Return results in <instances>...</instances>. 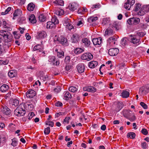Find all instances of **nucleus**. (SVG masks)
<instances>
[{
  "label": "nucleus",
  "mask_w": 149,
  "mask_h": 149,
  "mask_svg": "<svg viewBox=\"0 0 149 149\" xmlns=\"http://www.w3.org/2000/svg\"><path fill=\"white\" fill-rule=\"evenodd\" d=\"M98 63L97 61H93L91 62L88 64V66L90 68H94L97 66Z\"/></svg>",
  "instance_id": "28"
},
{
  "label": "nucleus",
  "mask_w": 149,
  "mask_h": 149,
  "mask_svg": "<svg viewBox=\"0 0 149 149\" xmlns=\"http://www.w3.org/2000/svg\"><path fill=\"white\" fill-rule=\"evenodd\" d=\"M54 92L58 93L61 90V88L59 86H57L56 88H55L54 89Z\"/></svg>",
  "instance_id": "59"
},
{
  "label": "nucleus",
  "mask_w": 149,
  "mask_h": 149,
  "mask_svg": "<svg viewBox=\"0 0 149 149\" xmlns=\"http://www.w3.org/2000/svg\"><path fill=\"white\" fill-rule=\"evenodd\" d=\"M113 26L117 30H118L120 28V25L116 22H114L113 24Z\"/></svg>",
  "instance_id": "54"
},
{
  "label": "nucleus",
  "mask_w": 149,
  "mask_h": 149,
  "mask_svg": "<svg viewBox=\"0 0 149 149\" xmlns=\"http://www.w3.org/2000/svg\"><path fill=\"white\" fill-rule=\"evenodd\" d=\"M127 118L131 122L134 121L136 119V116L134 115H133L132 117Z\"/></svg>",
  "instance_id": "60"
},
{
  "label": "nucleus",
  "mask_w": 149,
  "mask_h": 149,
  "mask_svg": "<svg viewBox=\"0 0 149 149\" xmlns=\"http://www.w3.org/2000/svg\"><path fill=\"white\" fill-rule=\"evenodd\" d=\"M9 88V86L6 84H4L0 87V90L2 92H4Z\"/></svg>",
  "instance_id": "25"
},
{
  "label": "nucleus",
  "mask_w": 149,
  "mask_h": 149,
  "mask_svg": "<svg viewBox=\"0 0 149 149\" xmlns=\"http://www.w3.org/2000/svg\"><path fill=\"white\" fill-rule=\"evenodd\" d=\"M50 132V128L49 127H47L45 129L44 133L45 134L47 135L49 134Z\"/></svg>",
  "instance_id": "56"
},
{
  "label": "nucleus",
  "mask_w": 149,
  "mask_h": 149,
  "mask_svg": "<svg viewBox=\"0 0 149 149\" xmlns=\"http://www.w3.org/2000/svg\"><path fill=\"white\" fill-rule=\"evenodd\" d=\"M35 116V114L33 112L29 113L28 116V118L29 120H30Z\"/></svg>",
  "instance_id": "55"
},
{
  "label": "nucleus",
  "mask_w": 149,
  "mask_h": 149,
  "mask_svg": "<svg viewBox=\"0 0 149 149\" xmlns=\"http://www.w3.org/2000/svg\"><path fill=\"white\" fill-rule=\"evenodd\" d=\"M51 20L54 25L58 24L59 23V21L58 19H57V17L55 16L53 17L52 18Z\"/></svg>",
  "instance_id": "36"
},
{
  "label": "nucleus",
  "mask_w": 149,
  "mask_h": 149,
  "mask_svg": "<svg viewBox=\"0 0 149 149\" xmlns=\"http://www.w3.org/2000/svg\"><path fill=\"white\" fill-rule=\"evenodd\" d=\"M97 19L98 17L97 16L91 17L88 19V21L89 22L91 23L95 21Z\"/></svg>",
  "instance_id": "35"
},
{
  "label": "nucleus",
  "mask_w": 149,
  "mask_h": 149,
  "mask_svg": "<svg viewBox=\"0 0 149 149\" xmlns=\"http://www.w3.org/2000/svg\"><path fill=\"white\" fill-rule=\"evenodd\" d=\"M12 143L11 145L13 146H16L17 144L18 141L15 138H14L12 139Z\"/></svg>",
  "instance_id": "48"
},
{
  "label": "nucleus",
  "mask_w": 149,
  "mask_h": 149,
  "mask_svg": "<svg viewBox=\"0 0 149 149\" xmlns=\"http://www.w3.org/2000/svg\"><path fill=\"white\" fill-rule=\"evenodd\" d=\"M84 49L81 48H77L74 50V53L77 54H79L84 52Z\"/></svg>",
  "instance_id": "32"
},
{
  "label": "nucleus",
  "mask_w": 149,
  "mask_h": 149,
  "mask_svg": "<svg viewBox=\"0 0 149 149\" xmlns=\"http://www.w3.org/2000/svg\"><path fill=\"white\" fill-rule=\"evenodd\" d=\"M0 35L3 37L4 41V46L6 48H8L12 44L13 38L10 33L3 30L0 31Z\"/></svg>",
  "instance_id": "1"
},
{
  "label": "nucleus",
  "mask_w": 149,
  "mask_h": 149,
  "mask_svg": "<svg viewBox=\"0 0 149 149\" xmlns=\"http://www.w3.org/2000/svg\"><path fill=\"white\" fill-rule=\"evenodd\" d=\"M11 102H12V105L15 107L18 106L19 103V101L16 99L13 100Z\"/></svg>",
  "instance_id": "42"
},
{
  "label": "nucleus",
  "mask_w": 149,
  "mask_h": 149,
  "mask_svg": "<svg viewBox=\"0 0 149 149\" xmlns=\"http://www.w3.org/2000/svg\"><path fill=\"white\" fill-rule=\"evenodd\" d=\"M26 107L25 104L24 103H22L18 106L17 109L19 110L20 113V114L23 116L26 113Z\"/></svg>",
  "instance_id": "4"
},
{
  "label": "nucleus",
  "mask_w": 149,
  "mask_h": 149,
  "mask_svg": "<svg viewBox=\"0 0 149 149\" xmlns=\"http://www.w3.org/2000/svg\"><path fill=\"white\" fill-rule=\"evenodd\" d=\"M102 39L100 37L97 38H93L92 40V42L94 45L98 47L102 42Z\"/></svg>",
  "instance_id": "14"
},
{
  "label": "nucleus",
  "mask_w": 149,
  "mask_h": 149,
  "mask_svg": "<svg viewBox=\"0 0 149 149\" xmlns=\"http://www.w3.org/2000/svg\"><path fill=\"white\" fill-rule=\"evenodd\" d=\"M63 25L65 26L66 28L69 30H71L74 28L72 25L71 23L70 20L68 18H64L63 21Z\"/></svg>",
  "instance_id": "3"
},
{
  "label": "nucleus",
  "mask_w": 149,
  "mask_h": 149,
  "mask_svg": "<svg viewBox=\"0 0 149 149\" xmlns=\"http://www.w3.org/2000/svg\"><path fill=\"white\" fill-rule=\"evenodd\" d=\"M26 18L24 17H22L19 18L18 21L20 24H24L25 22Z\"/></svg>",
  "instance_id": "53"
},
{
  "label": "nucleus",
  "mask_w": 149,
  "mask_h": 149,
  "mask_svg": "<svg viewBox=\"0 0 149 149\" xmlns=\"http://www.w3.org/2000/svg\"><path fill=\"white\" fill-rule=\"evenodd\" d=\"M82 42L84 45L86 47H89L91 44L90 40L87 38H84L82 39Z\"/></svg>",
  "instance_id": "19"
},
{
  "label": "nucleus",
  "mask_w": 149,
  "mask_h": 149,
  "mask_svg": "<svg viewBox=\"0 0 149 149\" xmlns=\"http://www.w3.org/2000/svg\"><path fill=\"white\" fill-rule=\"evenodd\" d=\"M129 92L126 91H123L121 93V96L123 98H126L129 97Z\"/></svg>",
  "instance_id": "29"
},
{
  "label": "nucleus",
  "mask_w": 149,
  "mask_h": 149,
  "mask_svg": "<svg viewBox=\"0 0 149 149\" xmlns=\"http://www.w3.org/2000/svg\"><path fill=\"white\" fill-rule=\"evenodd\" d=\"M72 97V95L69 92H65L64 93L63 99L65 100H68L69 99H70Z\"/></svg>",
  "instance_id": "21"
},
{
  "label": "nucleus",
  "mask_w": 149,
  "mask_h": 149,
  "mask_svg": "<svg viewBox=\"0 0 149 149\" xmlns=\"http://www.w3.org/2000/svg\"><path fill=\"white\" fill-rule=\"evenodd\" d=\"M127 137L130 139H134L135 137V134L133 132H130L127 134Z\"/></svg>",
  "instance_id": "40"
},
{
  "label": "nucleus",
  "mask_w": 149,
  "mask_h": 149,
  "mask_svg": "<svg viewBox=\"0 0 149 149\" xmlns=\"http://www.w3.org/2000/svg\"><path fill=\"white\" fill-rule=\"evenodd\" d=\"M55 58H55V57H54V56H50L49 57L48 61L49 62L51 63L52 62H53V61H54V60H55Z\"/></svg>",
  "instance_id": "62"
},
{
  "label": "nucleus",
  "mask_w": 149,
  "mask_h": 149,
  "mask_svg": "<svg viewBox=\"0 0 149 149\" xmlns=\"http://www.w3.org/2000/svg\"><path fill=\"white\" fill-rule=\"evenodd\" d=\"M141 8V5L139 3L136 4L134 7V10L136 11H139Z\"/></svg>",
  "instance_id": "49"
},
{
  "label": "nucleus",
  "mask_w": 149,
  "mask_h": 149,
  "mask_svg": "<svg viewBox=\"0 0 149 149\" xmlns=\"http://www.w3.org/2000/svg\"><path fill=\"white\" fill-rule=\"evenodd\" d=\"M122 107L120 106V104H118L117 106V107L115 111L116 112H118L122 108Z\"/></svg>",
  "instance_id": "64"
},
{
  "label": "nucleus",
  "mask_w": 149,
  "mask_h": 149,
  "mask_svg": "<svg viewBox=\"0 0 149 149\" xmlns=\"http://www.w3.org/2000/svg\"><path fill=\"white\" fill-rule=\"evenodd\" d=\"M22 14V11L20 9H17L15 11V13L13 14V19H14L17 16H19Z\"/></svg>",
  "instance_id": "22"
},
{
  "label": "nucleus",
  "mask_w": 149,
  "mask_h": 149,
  "mask_svg": "<svg viewBox=\"0 0 149 149\" xmlns=\"http://www.w3.org/2000/svg\"><path fill=\"white\" fill-rule=\"evenodd\" d=\"M116 41V39L115 36L110 37L107 40V47H109L113 46L114 45Z\"/></svg>",
  "instance_id": "7"
},
{
  "label": "nucleus",
  "mask_w": 149,
  "mask_h": 149,
  "mask_svg": "<svg viewBox=\"0 0 149 149\" xmlns=\"http://www.w3.org/2000/svg\"><path fill=\"white\" fill-rule=\"evenodd\" d=\"M35 8V5L32 3H30L28 5L27 9L30 11H33Z\"/></svg>",
  "instance_id": "26"
},
{
  "label": "nucleus",
  "mask_w": 149,
  "mask_h": 149,
  "mask_svg": "<svg viewBox=\"0 0 149 149\" xmlns=\"http://www.w3.org/2000/svg\"><path fill=\"white\" fill-rule=\"evenodd\" d=\"M80 39L79 35L77 33H74L71 37V40L73 42H78Z\"/></svg>",
  "instance_id": "15"
},
{
  "label": "nucleus",
  "mask_w": 149,
  "mask_h": 149,
  "mask_svg": "<svg viewBox=\"0 0 149 149\" xmlns=\"http://www.w3.org/2000/svg\"><path fill=\"white\" fill-rule=\"evenodd\" d=\"M83 89L84 91H87L92 93L95 92L97 90L96 88H95L93 86H89L87 87H84Z\"/></svg>",
  "instance_id": "17"
},
{
  "label": "nucleus",
  "mask_w": 149,
  "mask_h": 149,
  "mask_svg": "<svg viewBox=\"0 0 149 149\" xmlns=\"http://www.w3.org/2000/svg\"><path fill=\"white\" fill-rule=\"evenodd\" d=\"M36 95V92L32 90H28L26 93V96L29 98H32Z\"/></svg>",
  "instance_id": "13"
},
{
  "label": "nucleus",
  "mask_w": 149,
  "mask_h": 149,
  "mask_svg": "<svg viewBox=\"0 0 149 149\" xmlns=\"http://www.w3.org/2000/svg\"><path fill=\"white\" fill-rule=\"evenodd\" d=\"M9 130L12 132L14 131L15 130V125L12 123L10 124L8 127Z\"/></svg>",
  "instance_id": "45"
},
{
  "label": "nucleus",
  "mask_w": 149,
  "mask_h": 149,
  "mask_svg": "<svg viewBox=\"0 0 149 149\" xmlns=\"http://www.w3.org/2000/svg\"><path fill=\"white\" fill-rule=\"evenodd\" d=\"M81 57V58L83 60L89 61L93 58V56L91 53H86L82 55Z\"/></svg>",
  "instance_id": "5"
},
{
  "label": "nucleus",
  "mask_w": 149,
  "mask_h": 149,
  "mask_svg": "<svg viewBox=\"0 0 149 149\" xmlns=\"http://www.w3.org/2000/svg\"><path fill=\"white\" fill-rule=\"evenodd\" d=\"M54 24L52 22H48L47 23V28H52Z\"/></svg>",
  "instance_id": "50"
},
{
  "label": "nucleus",
  "mask_w": 149,
  "mask_h": 149,
  "mask_svg": "<svg viewBox=\"0 0 149 149\" xmlns=\"http://www.w3.org/2000/svg\"><path fill=\"white\" fill-rule=\"evenodd\" d=\"M143 6L146 13L149 12V4L144 5Z\"/></svg>",
  "instance_id": "57"
},
{
  "label": "nucleus",
  "mask_w": 149,
  "mask_h": 149,
  "mask_svg": "<svg viewBox=\"0 0 149 149\" xmlns=\"http://www.w3.org/2000/svg\"><path fill=\"white\" fill-rule=\"evenodd\" d=\"M1 109V114L3 116L8 115L10 113V110L6 106H3Z\"/></svg>",
  "instance_id": "10"
},
{
  "label": "nucleus",
  "mask_w": 149,
  "mask_h": 149,
  "mask_svg": "<svg viewBox=\"0 0 149 149\" xmlns=\"http://www.w3.org/2000/svg\"><path fill=\"white\" fill-rule=\"evenodd\" d=\"M29 20L31 23L32 24H34L36 22V17L33 14H31L30 16L29 17Z\"/></svg>",
  "instance_id": "23"
},
{
  "label": "nucleus",
  "mask_w": 149,
  "mask_h": 149,
  "mask_svg": "<svg viewBox=\"0 0 149 149\" xmlns=\"http://www.w3.org/2000/svg\"><path fill=\"white\" fill-rule=\"evenodd\" d=\"M47 36L45 32L44 31H40L38 32L36 36V38L38 39H41L45 38Z\"/></svg>",
  "instance_id": "16"
},
{
  "label": "nucleus",
  "mask_w": 149,
  "mask_h": 149,
  "mask_svg": "<svg viewBox=\"0 0 149 149\" xmlns=\"http://www.w3.org/2000/svg\"><path fill=\"white\" fill-rule=\"evenodd\" d=\"M85 66L83 63L79 64L77 66L78 72L79 73H82L84 71Z\"/></svg>",
  "instance_id": "12"
},
{
  "label": "nucleus",
  "mask_w": 149,
  "mask_h": 149,
  "mask_svg": "<svg viewBox=\"0 0 149 149\" xmlns=\"http://www.w3.org/2000/svg\"><path fill=\"white\" fill-rule=\"evenodd\" d=\"M14 115L17 117H20L22 116V115L20 114V113L19 112V110H17V109H16L15 110L14 112Z\"/></svg>",
  "instance_id": "46"
},
{
  "label": "nucleus",
  "mask_w": 149,
  "mask_h": 149,
  "mask_svg": "<svg viewBox=\"0 0 149 149\" xmlns=\"http://www.w3.org/2000/svg\"><path fill=\"white\" fill-rule=\"evenodd\" d=\"M45 124L47 125H48L49 126L53 127L54 126V123L52 121H48L45 122Z\"/></svg>",
  "instance_id": "58"
},
{
  "label": "nucleus",
  "mask_w": 149,
  "mask_h": 149,
  "mask_svg": "<svg viewBox=\"0 0 149 149\" xmlns=\"http://www.w3.org/2000/svg\"><path fill=\"white\" fill-rule=\"evenodd\" d=\"M139 11L138 12V14L139 15H143L146 13L143 6L139 10Z\"/></svg>",
  "instance_id": "31"
},
{
  "label": "nucleus",
  "mask_w": 149,
  "mask_h": 149,
  "mask_svg": "<svg viewBox=\"0 0 149 149\" xmlns=\"http://www.w3.org/2000/svg\"><path fill=\"white\" fill-rule=\"evenodd\" d=\"M16 73L13 70H10L8 73V75L11 78L15 77Z\"/></svg>",
  "instance_id": "39"
},
{
  "label": "nucleus",
  "mask_w": 149,
  "mask_h": 149,
  "mask_svg": "<svg viewBox=\"0 0 149 149\" xmlns=\"http://www.w3.org/2000/svg\"><path fill=\"white\" fill-rule=\"evenodd\" d=\"M3 25L4 28H6L9 31L12 30V26L10 24L7 23L6 21L5 20L3 21Z\"/></svg>",
  "instance_id": "20"
},
{
  "label": "nucleus",
  "mask_w": 149,
  "mask_h": 149,
  "mask_svg": "<svg viewBox=\"0 0 149 149\" xmlns=\"http://www.w3.org/2000/svg\"><path fill=\"white\" fill-rule=\"evenodd\" d=\"M119 52V50L117 48H112L109 50L108 53L110 56H114L117 55Z\"/></svg>",
  "instance_id": "11"
},
{
  "label": "nucleus",
  "mask_w": 149,
  "mask_h": 149,
  "mask_svg": "<svg viewBox=\"0 0 149 149\" xmlns=\"http://www.w3.org/2000/svg\"><path fill=\"white\" fill-rule=\"evenodd\" d=\"M141 105L145 109H147L148 108L147 105L143 102H141L140 103Z\"/></svg>",
  "instance_id": "61"
},
{
  "label": "nucleus",
  "mask_w": 149,
  "mask_h": 149,
  "mask_svg": "<svg viewBox=\"0 0 149 149\" xmlns=\"http://www.w3.org/2000/svg\"><path fill=\"white\" fill-rule=\"evenodd\" d=\"M11 9V7H8L6 10L4 12H2L1 13L2 15H5L8 14V12L10 11Z\"/></svg>",
  "instance_id": "52"
},
{
  "label": "nucleus",
  "mask_w": 149,
  "mask_h": 149,
  "mask_svg": "<svg viewBox=\"0 0 149 149\" xmlns=\"http://www.w3.org/2000/svg\"><path fill=\"white\" fill-rule=\"evenodd\" d=\"M141 133L144 135H146L148 134L147 130L145 128H143L141 130Z\"/></svg>",
  "instance_id": "63"
},
{
  "label": "nucleus",
  "mask_w": 149,
  "mask_h": 149,
  "mask_svg": "<svg viewBox=\"0 0 149 149\" xmlns=\"http://www.w3.org/2000/svg\"><path fill=\"white\" fill-rule=\"evenodd\" d=\"M127 39L126 38H123L121 40V44L123 46H125L127 44Z\"/></svg>",
  "instance_id": "38"
},
{
  "label": "nucleus",
  "mask_w": 149,
  "mask_h": 149,
  "mask_svg": "<svg viewBox=\"0 0 149 149\" xmlns=\"http://www.w3.org/2000/svg\"><path fill=\"white\" fill-rule=\"evenodd\" d=\"M51 63H52L54 65L56 66H59L60 64L59 61L56 58L53 62H51Z\"/></svg>",
  "instance_id": "43"
},
{
  "label": "nucleus",
  "mask_w": 149,
  "mask_h": 149,
  "mask_svg": "<svg viewBox=\"0 0 149 149\" xmlns=\"http://www.w3.org/2000/svg\"><path fill=\"white\" fill-rule=\"evenodd\" d=\"M66 114V113L65 112H59L55 114V117H58L60 116L65 115Z\"/></svg>",
  "instance_id": "51"
},
{
  "label": "nucleus",
  "mask_w": 149,
  "mask_h": 149,
  "mask_svg": "<svg viewBox=\"0 0 149 149\" xmlns=\"http://www.w3.org/2000/svg\"><path fill=\"white\" fill-rule=\"evenodd\" d=\"M41 45H37L34 47L33 48V50L34 51L38 50L39 52H41Z\"/></svg>",
  "instance_id": "44"
},
{
  "label": "nucleus",
  "mask_w": 149,
  "mask_h": 149,
  "mask_svg": "<svg viewBox=\"0 0 149 149\" xmlns=\"http://www.w3.org/2000/svg\"><path fill=\"white\" fill-rule=\"evenodd\" d=\"M53 40L54 42L59 43L63 46H67L68 45L67 39L63 36H61L58 37L57 36H55L53 38Z\"/></svg>",
  "instance_id": "2"
},
{
  "label": "nucleus",
  "mask_w": 149,
  "mask_h": 149,
  "mask_svg": "<svg viewBox=\"0 0 149 149\" xmlns=\"http://www.w3.org/2000/svg\"><path fill=\"white\" fill-rule=\"evenodd\" d=\"M130 40L131 42L134 44H138L139 42V40L135 36L132 37L130 38Z\"/></svg>",
  "instance_id": "24"
},
{
  "label": "nucleus",
  "mask_w": 149,
  "mask_h": 149,
  "mask_svg": "<svg viewBox=\"0 0 149 149\" xmlns=\"http://www.w3.org/2000/svg\"><path fill=\"white\" fill-rule=\"evenodd\" d=\"M53 3L56 5L63 6L64 5V1L62 0H56Z\"/></svg>",
  "instance_id": "30"
},
{
  "label": "nucleus",
  "mask_w": 149,
  "mask_h": 149,
  "mask_svg": "<svg viewBox=\"0 0 149 149\" xmlns=\"http://www.w3.org/2000/svg\"><path fill=\"white\" fill-rule=\"evenodd\" d=\"M55 13L57 15L61 16L64 14V10L62 9H58L55 12Z\"/></svg>",
  "instance_id": "34"
},
{
  "label": "nucleus",
  "mask_w": 149,
  "mask_h": 149,
  "mask_svg": "<svg viewBox=\"0 0 149 149\" xmlns=\"http://www.w3.org/2000/svg\"><path fill=\"white\" fill-rule=\"evenodd\" d=\"M109 23L110 19L109 18H104L103 19L102 22V24L103 25L108 24Z\"/></svg>",
  "instance_id": "33"
},
{
  "label": "nucleus",
  "mask_w": 149,
  "mask_h": 149,
  "mask_svg": "<svg viewBox=\"0 0 149 149\" xmlns=\"http://www.w3.org/2000/svg\"><path fill=\"white\" fill-rule=\"evenodd\" d=\"M113 33V32L112 29L110 28H108L105 30L104 35L105 36H109L112 35Z\"/></svg>",
  "instance_id": "27"
},
{
  "label": "nucleus",
  "mask_w": 149,
  "mask_h": 149,
  "mask_svg": "<svg viewBox=\"0 0 149 149\" xmlns=\"http://www.w3.org/2000/svg\"><path fill=\"white\" fill-rule=\"evenodd\" d=\"M140 21V19L139 18L133 17L129 19L127 21V22L130 25H136L138 24Z\"/></svg>",
  "instance_id": "6"
},
{
  "label": "nucleus",
  "mask_w": 149,
  "mask_h": 149,
  "mask_svg": "<svg viewBox=\"0 0 149 149\" xmlns=\"http://www.w3.org/2000/svg\"><path fill=\"white\" fill-rule=\"evenodd\" d=\"M69 90L70 91L74 93L77 91L78 88L75 86H71L69 87Z\"/></svg>",
  "instance_id": "41"
},
{
  "label": "nucleus",
  "mask_w": 149,
  "mask_h": 149,
  "mask_svg": "<svg viewBox=\"0 0 149 149\" xmlns=\"http://www.w3.org/2000/svg\"><path fill=\"white\" fill-rule=\"evenodd\" d=\"M40 79L44 81H47L48 79V76L47 74H45L43 72H40Z\"/></svg>",
  "instance_id": "18"
},
{
  "label": "nucleus",
  "mask_w": 149,
  "mask_h": 149,
  "mask_svg": "<svg viewBox=\"0 0 149 149\" xmlns=\"http://www.w3.org/2000/svg\"><path fill=\"white\" fill-rule=\"evenodd\" d=\"M134 3V0H127V2L124 4V7L125 9L129 10Z\"/></svg>",
  "instance_id": "9"
},
{
  "label": "nucleus",
  "mask_w": 149,
  "mask_h": 149,
  "mask_svg": "<svg viewBox=\"0 0 149 149\" xmlns=\"http://www.w3.org/2000/svg\"><path fill=\"white\" fill-rule=\"evenodd\" d=\"M38 18L39 20L42 22H44L46 19V17L43 14L40 15Z\"/></svg>",
  "instance_id": "37"
},
{
  "label": "nucleus",
  "mask_w": 149,
  "mask_h": 149,
  "mask_svg": "<svg viewBox=\"0 0 149 149\" xmlns=\"http://www.w3.org/2000/svg\"><path fill=\"white\" fill-rule=\"evenodd\" d=\"M57 55L58 57L59 58H62L64 57V53L62 51L57 52Z\"/></svg>",
  "instance_id": "47"
},
{
  "label": "nucleus",
  "mask_w": 149,
  "mask_h": 149,
  "mask_svg": "<svg viewBox=\"0 0 149 149\" xmlns=\"http://www.w3.org/2000/svg\"><path fill=\"white\" fill-rule=\"evenodd\" d=\"M68 8L71 11H73L79 8V5L78 4L75 2L71 3L68 6Z\"/></svg>",
  "instance_id": "8"
}]
</instances>
